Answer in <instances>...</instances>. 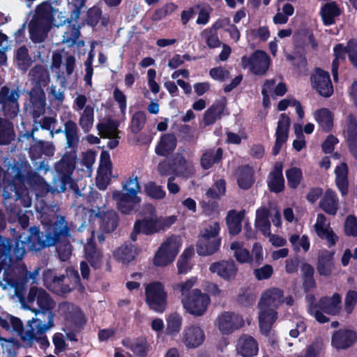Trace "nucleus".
<instances>
[{"mask_svg":"<svg viewBox=\"0 0 357 357\" xmlns=\"http://www.w3.org/2000/svg\"><path fill=\"white\" fill-rule=\"evenodd\" d=\"M287 305L293 304L291 297L284 298L283 291L275 287L270 288L264 291L258 303L259 324L261 333L267 335L273 324L277 319L276 309L284 302Z\"/></svg>","mask_w":357,"mask_h":357,"instance_id":"f257e3e1","label":"nucleus"},{"mask_svg":"<svg viewBox=\"0 0 357 357\" xmlns=\"http://www.w3.org/2000/svg\"><path fill=\"white\" fill-rule=\"evenodd\" d=\"M8 174L13 177V183L4 186L3 197L8 199L14 192L17 197H20L22 187L26 185L31 187L43 186L45 181L43 178L31 169L28 162H16L8 169Z\"/></svg>","mask_w":357,"mask_h":357,"instance_id":"f03ea898","label":"nucleus"},{"mask_svg":"<svg viewBox=\"0 0 357 357\" xmlns=\"http://www.w3.org/2000/svg\"><path fill=\"white\" fill-rule=\"evenodd\" d=\"M142 219L137 220L134 225L131 238L133 241L137 240V234L143 233L151 235L169 228L177 220L174 215L158 217L155 207L151 204H146L142 209Z\"/></svg>","mask_w":357,"mask_h":357,"instance_id":"7ed1b4c3","label":"nucleus"},{"mask_svg":"<svg viewBox=\"0 0 357 357\" xmlns=\"http://www.w3.org/2000/svg\"><path fill=\"white\" fill-rule=\"evenodd\" d=\"M54 326V314L49 313L48 321L42 320L40 317H35L29 320L26 328H23V324L19 330L15 331L26 347L31 346L35 342L40 344L42 349L50 346V342L45 333Z\"/></svg>","mask_w":357,"mask_h":357,"instance_id":"20e7f679","label":"nucleus"},{"mask_svg":"<svg viewBox=\"0 0 357 357\" xmlns=\"http://www.w3.org/2000/svg\"><path fill=\"white\" fill-rule=\"evenodd\" d=\"M121 190L112 192V198L121 213L129 214L141 202L138 197L141 188L137 176L132 175L126 178L121 183Z\"/></svg>","mask_w":357,"mask_h":357,"instance_id":"39448f33","label":"nucleus"},{"mask_svg":"<svg viewBox=\"0 0 357 357\" xmlns=\"http://www.w3.org/2000/svg\"><path fill=\"white\" fill-rule=\"evenodd\" d=\"M29 77L31 81L38 85L29 93L33 114L34 117H38L44 113L46 105L45 95L41 86H45L48 84L50 75L43 66H36L30 71Z\"/></svg>","mask_w":357,"mask_h":357,"instance_id":"423d86ee","label":"nucleus"},{"mask_svg":"<svg viewBox=\"0 0 357 357\" xmlns=\"http://www.w3.org/2000/svg\"><path fill=\"white\" fill-rule=\"evenodd\" d=\"M44 282L46 287L56 294H64L76 288L79 291L83 289L79 284V273L72 267L66 268V275L54 277L52 279V273L46 272L44 275Z\"/></svg>","mask_w":357,"mask_h":357,"instance_id":"0eeeda50","label":"nucleus"},{"mask_svg":"<svg viewBox=\"0 0 357 357\" xmlns=\"http://www.w3.org/2000/svg\"><path fill=\"white\" fill-rule=\"evenodd\" d=\"M219 231L220 226L216 222L208 224L202 230L197 245V252L199 255H211L218 251L221 242Z\"/></svg>","mask_w":357,"mask_h":357,"instance_id":"6e6552de","label":"nucleus"},{"mask_svg":"<svg viewBox=\"0 0 357 357\" xmlns=\"http://www.w3.org/2000/svg\"><path fill=\"white\" fill-rule=\"evenodd\" d=\"M146 302L153 311L162 313L167 307V294L160 282H153L145 287Z\"/></svg>","mask_w":357,"mask_h":357,"instance_id":"1a4fd4ad","label":"nucleus"},{"mask_svg":"<svg viewBox=\"0 0 357 357\" xmlns=\"http://www.w3.org/2000/svg\"><path fill=\"white\" fill-rule=\"evenodd\" d=\"M76 152L71 151L66 154L55 165V170L59 176V186H55L58 192H64L66 184L71 183L72 173L75 167Z\"/></svg>","mask_w":357,"mask_h":357,"instance_id":"9d476101","label":"nucleus"},{"mask_svg":"<svg viewBox=\"0 0 357 357\" xmlns=\"http://www.w3.org/2000/svg\"><path fill=\"white\" fill-rule=\"evenodd\" d=\"M210 297L207 294L202 293L199 289L191 291V296L182 300L184 309L194 316H202L210 304Z\"/></svg>","mask_w":357,"mask_h":357,"instance_id":"9b49d317","label":"nucleus"},{"mask_svg":"<svg viewBox=\"0 0 357 357\" xmlns=\"http://www.w3.org/2000/svg\"><path fill=\"white\" fill-rule=\"evenodd\" d=\"M87 98L83 94H77L73 100V109L75 112H80L79 124L84 132H89L94 121V109L91 105H86Z\"/></svg>","mask_w":357,"mask_h":357,"instance_id":"f8f14e48","label":"nucleus"},{"mask_svg":"<svg viewBox=\"0 0 357 357\" xmlns=\"http://www.w3.org/2000/svg\"><path fill=\"white\" fill-rule=\"evenodd\" d=\"M241 66L255 75H264L270 66L268 55L262 50H256L250 56H243L241 59Z\"/></svg>","mask_w":357,"mask_h":357,"instance_id":"ddd939ff","label":"nucleus"},{"mask_svg":"<svg viewBox=\"0 0 357 357\" xmlns=\"http://www.w3.org/2000/svg\"><path fill=\"white\" fill-rule=\"evenodd\" d=\"M79 15L80 12L78 10H73L70 17L64 20L62 24L65 26L63 27L64 30L63 31L62 42L67 44L68 46H72L75 43H77L78 46L84 45V41H77L80 35V25L78 22Z\"/></svg>","mask_w":357,"mask_h":357,"instance_id":"4468645a","label":"nucleus"},{"mask_svg":"<svg viewBox=\"0 0 357 357\" xmlns=\"http://www.w3.org/2000/svg\"><path fill=\"white\" fill-rule=\"evenodd\" d=\"M215 326L222 334H230L244 325L243 317L231 312L220 314L215 320Z\"/></svg>","mask_w":357,"mask_h":357,"instance_id":"2eb2a0df","label":"nucleus"},{"mask_svg":"<svg viewBox=\"0 0 357 357\" xmlns=\"http://www.w3.org/2000/svg\"><path fill=\"white\" fill-rule=\"evenodd\" d=\"M20 94L16 90H10L3 86L0 91V105L5 116L8 118L15 117L19 111L18 99Z\"/></svg>","mask_w":357,"mask_h":357,"instance_id":"dca6fc26","label":"nucleus"},{"mask_svg":"<svg viewBox=\"0 0 357 357\" xmlns=\"http://www.w3.org/2000/svg\"><path fill=\"white\" fill-rule=\"evenodd\" d=\"M181 341L188 349L199 347L204 342L205 333L198 324L185 326L180 335Z\"/></svg>","mask_w":357,"mask_h":357,"instance_id":"f3484780","label":"nucleus"},{"mask_svg":"<svg viewBox=\"0 0 357 357\" xmlns=\"http://www.w3.org/2000/svg\"><path fill=\"white\" fill-rule=\"evenodd\" d=\"M311 84L321 96L330 97L333 93V86L328 72L320 68H316L312 74Z\"/></svg>","mask_w":357,"mask_h":357,"instance_id":"a211bd4d","label":"nucleus"},{"mask_svg":"<svg viewBox=\"0 0 357 357\" xmlns=\"http://www.w3.org/2000/svg\"><path fill=\"white\" fill-rule=\"evenodd\" d=\"M58 312L64 318L66 324L70 326L79 327L86 322L84 315L81 310L73 304L69 303L59 304Z\"/></svg>","mask_w":357,"mask_h":357,"instance_id":"6ab92c4d","label":"nucleus"},{"mask_svg":"<svg viewBox=\"0 0 357 357\" xmlns=\"http://www.w3.org/2000/svg\"><path fill=\"white\" fill-rule=\"evenodd\" d=\"M112 177V162L109 153L103 151L100 157V165L96 176V185L100 190H105Z\"/></svg>","mask_w":357,"mask_h":357,"instance_id":"aec40b11","label":"nucleus"},{"mask_svg":"<svg viewBox=\"0 0 357 357\" xmlns=\"http://www.w3.org/2000/svg\"><path fill=\"white\" fill-rule=\"evenodd\" d=\"M313 228L317 235L320 238L325 240L329 247L335 245L338 241V236L331 227L330 222L326 220V216L322 213L317 215Z\"/></svg>","mask_w":357,"mask_h":357,"instance_id":"412c9836","label":"nucleus"},{"mask_svg":"<svg viewBox=\"0 0 357 357\" xmlns=\"http://www.w3.org/2000/svg\"><path fill=\"white\" fill-rule=\"evenodd\" d=\"M226 105L225 98H222L213 102L204 112L203 119L204 126L214 124L216 121L221 119L222 115H227L228 113H225Z\"/></svg>","mask_w":357,"mask_h":357,"instance_id":"4be33fe9","label":"nucleus"},{"mask_svg":"<svg viewBox=\"0 0 357 357\" xmlns=\"http://www.w3.org/2000/svg\"><path fill=\"white\" fill-rule=\"evenodd\" d=\"M209 270L211 273H217L224 280H231L235 278L238 268L234 261L223 260L213 263Z\"/></svg>","mask_w":357,"mask_h":357,"instance_id":"5701e85b","label":"nucleus"},{"mask_svg":"<svg viewBox=\"0 0 357 357\" xmlns=\"http://www.w3.org/2000/svg\"><path fill=\"white\" fill-rule=\"evenodd\" d=\"M290 119L285 114H282L278 122L275 132V144L273 149L274 155L278 154L282 144L287 140Z\"/></svg>","mask_w":357,"mask_h":357,"instance_id":"b1692460","label":"nucleus"},{"mask_svg":"<svg viewBox=\"0 0 357 357\" xmlns=\"http://www.w3.org/2000/svg\"><path fill=\"white\" fill-rule=\"evenodd\" d=\"M57 11L58 10L52 6L51 1H44L36 7L32 19L52 25L54 16Z\"/></svg>","mask_w":357,"mask_h":357,"instance_id":"393cba45","label":"nucleus"},{"mask_svg":"<svg viewBox=\"0 0 357 357\" xmlns=\"http://www.w3.org/2000/svg\"><path fill=\"white\" fill-rule=\"evenodd\" d=\"M356 338V333L351 330H340L332 337V344L336 349H346L351 347Z\"/></svg>","mask_w":357,"mask_h":357,"instance_id":"a878e982","label":"nucleus"},{"mask_svg":"<svg viewBox=\"0 0 357 357\" xmlns=\"http://www.w3.org/2000/svg\"><path fill=\"white\" fill-rule=\"evenodd\" d=\"M51 25L32 19L29 24L30 38L33 43H41L46 38Z\"/></svg>","mask_w":357,"mask_h":357,"instance_id":"bb28decb","label":"nucleus"},{"mask_svg":"<svg viewBox=\"0 0 357 357\" xmlns=\"http://www.w3.org/2000/svg\"><path fill=\"white\" fill-rule=\"evenodd\" d=\"M340 14V8L333 1L326 3L320 9L321 20L325 26L334 24Z\"/></svg>","mask_w":357,"mask_h":357,"instance_id":"cd10ccee","label":"nucleus"},{"mask_svg":"<svg viewBox=\"0 0 357 357\" xmlns=\"http://www.w3.org/2000/svg\"><path fill=\"white\" fill-rule=\"evenodd\" d=\"M236 350L243 357H252L258 352V344L251 336L243 335L238 341Z\"/></svg>","mask_w":357,"mask_h":357,"instance_id":"c85d7f7f","label":"nucleus"},{"mask_svg":"<svg viewBox=\"0 0 357 357\" xmlns=\"http://www.w3.org/2000/svg\"><path fill=\"white\" fill-rule=\"evenodd\" d=\"M341 296L339 294L335 293L331 297H324L320 299L319 302V308L324 312L335 315L341 310Z\"/></svg>","mask_w":357,"mask_h":357,"instance_id":"c756f323","label":"nucleus"},{"mask_svg":"<svg viewBox=\"0 0 357 357\" xmlns=\"http://www.w3.org/2000/svg\"><path fill=\"white\" fill-rule=\"evenodd\" d=\"M268 185L270 190L274 192H280L284 187V180L282 176V165L277 163L274 169L269 174L268 178Z\"/></svg>","mask_w":357,"mask_h":357,"instance_id":"7c9ffc66","label":"nucleus"},{"mask_svg":"<svg viewBox=\"0 0 357 357\" xmlns=\"http://www.w3.org/2000/svg\"><path fill=\"white\" fill-rule=\"evenodd\" d=\"M270 214L271 207L261 206L256 211L255 226L264 236H270Z\"/></svg>","mask_w":357,"mask_h":357,"instance_id":"2f4dec72","label":"nucleus"},{"mask_svg":"<svg viewBox=\"0 0 357 357\" xmlns=\"http://www.w3.org/2000/svg\"><path fill=\"white\" fill-rule=\"evenodd\" d=\"M338 204L339 200L336 193L333 190L328 189L321 198L319 206L326 213L335 215L338 208Z\"/></svg>","mask_w":357,"mask_h":357,"instance_id":"473e14b6","label":"nucleus"},{"mask_svg":"<svg viewBox=\"0 0 357 357\" xmlns=\"http://www.w3.org/2000/svg\"><path fill=\"white\" fill-rule=\"evenodd\" d=\"M93 238L94 233L92 234L91 238L85 245V257L93 268H98L102 264V255L101 252L96 248L93 240Z\"/></svg>","mask_w":357,"mask_h":357,"instance_id":"72a5a7b5","label":"nucleus"},{"mask_svg":"<svg viewBox=\"0 0 357 357\" xmlns=\"http://www.w3.org/2000/svg\"><path fill=\"white\" fill-rule=\"evenodd\" d=\"M176 146V137L172 134H165L160 137L155 151L158 155L166 156L175 149Z\"/></svg>","mask_w":357,"mask_h":357,"instance_id":"f704fd0d","label":"nucleus"},{"mask_svg":"<svg viewBox=\"0 0 357 357\" xmlns=\"http://www.w3.org/2000/svg\"><path fill=\"white\" fill-rule=\"evenodd\" d=\"M335 184L342 196L348 193V167L346 163L342 162L337 166L335 169Z\"/></svg>","mask_w":357,"mask_h":357,"instance_id":"c9c22d12","label":"nucleus"},{"mask_svg":"<svg viewBox=\"0 0 357 357\" xmlns=\"http://www.w3.org/2000/svg\"><path fill=\"white\" fill-rule=\"evenodd\" d=\"M333 252L328 250H323L319 253L317 271L321 275H331L334 268Z\"/></svg>","mask_w":357,"mask_h":357,"instance_id":"e433bc0d","label":"nucleus"},{"mask_svg":"<svg viewBox=\"0 0 357 357\" xmlns=\"http://www.w3.org/2000/svg\"><path fill=\"white\" fill-rule=\"evenodd\" d=\"M97 216L100 218V228L103 231L109 233L116 227L118 215L114 211H102V213L99 211Z\"/></svg>","mask_w":357,"mask_h":357,"instance_id":"4c0bfd02","label":"nucleus"},{"mask_svg":"<svg viewBox=\"0 0 357 357\" xmlns=\"http://www.w3.org/2000/svg\"><path fill=\"white\" fill-rule=\"evenodd\" d=\"M55 307L54 301L50 298L49 294L43 289L41 294H39V303L36 307L38 310L37 317H40L42 320H45V317H47L48 319L49 313H52V310Z\"/></svg>","mask_w":357,"mask_h":357,"instance_id":"58836bf2","label":"nucleus"},{"mask_svg":"<svg viewBox=\"0 0 357 357\" xmlns=\"http://www.w3.org/2000/svg\"><path fill=\"white\" fill-rule=\"evenodd\" d=\"M183 324L181 315L172 312L166 317V334L172 337H176L181 331Z\"/></svg>","mask_w":357,"mask_h":357,"instance_id":"ea45409f","label":"nucleus"},{"mask_svg":"<svg viewBox=\"0 0 357 357\" xmlns=\"http://www.w3.org/2000/svg\"><path fill=\"white\" fill-rule=\"evenodd\" d=\"M313 116L319 126L326 131H329L333 126V115L332 112L326 109L322 108L316 110Z\"/></svg>","mask_w":357,"mask_h":357,"instance_id":"a19ab883","label":"nucleus"},{"mask_svg":"<svg viewBox=\"0 0 357 357\" xmlns=\"http://www.w3.org/2000/svg\"><path fill=\"white\" fill-rule=\"evenodd\" d=\"M64 133L67 146L71 149V151H75V149L79 142L77 124L71 120L66 121L64 125Z\"/></svg>","mask_w":357,"mask_h":357,"instance_id":"79ce46f5","label":"nucleus"},{"mask_svg":"<svg viewBox=\"0 0 357 357\" xmlns=\"http://www.w3.org/2000/svg\"><path fill=\"white\" fill-rule=\"evenodd\" d=\"M244 211H229L227 215V224L231 234H237L241 229V222L244 218Z\"/></svg>","mask_w":357,"mask_h":357,"instance_id":"37998d69","label":"nucleus"},{"mask_svg":"<svg viewBox=\"0 0 357 357\" xmlns=\"http://www.w3.org/2000/svg\"><path fill=\"white\" fill-rule=\"evenodd\" d=\"M222 157V150L220 148L210 149L203 153L201 158V165L203 169H208L215 163L220 161Z\"/></svg>","mask_w":357,"mask_h":357,"instance_id":"c03bdc74","label":"nucleus"},{"mask_svg":"<svg viewBox=\"0 0 357 357\" xmlns=\"http://www.w3.org/2000/svg\"><path fill=\"white\" fill-rule=\"evenodd\" d=\"M172 172L176 175L187 176L194 172V166L191 162L185 160L181 155H178L174 160Z\"/></svg>","mask_w":357,"mask_h":357,"instance_id":"a18cd8bd","label":"nucleus"},{"mask_svg":"<svg viewBox=\"0 0 357 357\" xmlns=\"http://www.w3.org/2000/svg\"><path fill=\"white\" fill-rule=\"evenodd\" d=\"M0 326L7 331L19 330L22 326V321L4 312L0 307Z\"/></svg>","mask_w":357,"mask_h":357,"instance_id":"49530a36","label":"nucleus"},{"mask_svg":"<svg viewBox=\"0 0 357 357\" xmlns=\"http://www.w3.org/2000/svg\"><path fill=\"white\" fill-rule=\"evenodd\" d=\"M289 243L292 248L296 252L303 250L307 252L310 246V238L307 235L300 236L298 234H292L289 238Z\"/></svg>","mask_w":357,"mask_h":357,"instance_id":"de8ad7c7","label":"nucleus"},{"mask_svg":"<svg viewBox=\"0 0 357 357\" xmlns=\"http://www.w3.org/2000/svg\"><path fill=\"white\" fill-rule=\"evenodd\" d=\"M230 249L234 252L236 259L241 264L251 262L250 252L244 248L243 243L234 241L231 243Z\"/></svg>","mask_w":357,"mask_h":357,"instance_id":"09e8293b","label":"nucleus"},{"mask_svg":"<svg viewBox=\"0 0 357 357\" xmlns=\"http://www.w3.org/2000/svg\"><path fill=\"white\" fill-rule=\"evenodd\" d=\"M254 182L253 170L250 167H242L238 170V183L241 188L248 189Z\"/></svg>","mask_w":357,"mask_h":357,"instance_id":"8fccbe9b","label":"nucleus"},{"mask_svg":"<svg viewBox=\"0 0 357 357\" xmlns=\"http://www.w3.org/2000/svg\"><path fill=\"white\" fill-rule=\"evenodd\" d=\"M217 29V25L213 24L211 28L206 29L201 33L202 36L210 48H215L220 47L221 45V42L218 38Z\"/></svg>","mask_w":357,"mask_h":357,"instance_id":"3c124183","label":"nucleus"},{"mask_svg":"<svg viewBox=\"0 0 357 357\" xmlns=\"http://www.w3.org/2000/svg\"><path fill=\"white\" fill-rule=\"evenodd\" d=\"M197 277H191L187 280L174 285V289L180 294L181 301L188 296H191L190 289L197 283Z\"/></svg>","mask_w":357,"mask_h":357,"instance_id":"603ef678","label":"nucleus"},{"mask_svg":"<svg viewBox=\"0 0 357 357\" xmlns=\"http://www.w3.org/2000/svg\"><path fill=\"white\" fill-rule=\"evenodd\" d=\"M15 57L18 68L24 72L26 71L32 63L27 48L24 46L18 48L16 52Z\"/></svg>","mask_w":357,"mask_h":357,"instance_id":"864d4df0","label":"nucleus"},{"mask_svg":"<svg viewBox=\"0 0 357 357\" xmlns=\"http://www.w3.org/2000/svg\"><path fill=\"white\" fill-rule=\"evenodd\" d=\"M165 245H160L155 252L153 258V264L155 266L163 267L172 263L175 257L164 250Z\"/></svg>","mask_w":357,"mask_h":357,"instance_id":"5fc2aeb1","label":"nucleus"},{"mask_svg":"<svg viewBox=\"0 0 357 357\" xmlns=\"http://www.w3.org/2000/svg\"><path fill=\"white\" fill-rule=\"evenodd\" d=\"M181 238L178 236L172 235L168 237L161 245H165L164 250L176 258L181 247Z\"/></svg>","mask_w":357,"mask_h":357,"instance_id":"6e6d98bb","label":"nucleus"},{"mask_svg":"<svg viewBox=\"0 0 357 357\" xmlns=\"http://www.w3.org/2000/svg\"><path fill=\"white\" fill-rule=\"evenodd\" d=\"M114 257L123 264L129 263L135 258V251L130 245H122L115 251Z\"/></svg>","mask_w":357,"mask_h":357,"instance_id":"4d7b16f0","label":"nucleus"},{"mask_svg":"<svg viewBox=\"0 0 357 357\" xmlns=\"http://www.w3.org/2000/svg\"><path fill=\"white\" fill-rule=\"evenodd\" d=\"M14 139V132L12 123L0 119V142L8 143Z\"/></svg>","mask_w":357,"mask_h":357,"instance_id":"13d9d810","label":"nucleus"},{"mask_svg":"<svg viewBox=\"0 0 357 357\" xmlns=\"http://www.w3.org/2000/svg\"><path fill=\"white\" fill-rule=\"evenodd\" d=\"M97 128L100 135L103 137L111 138L119 136V130L115 123L109 121L105 123H99Z\"/></svg>","mask_w":357,"mask_h":357,"instance_id":"bf43d9fd","label":"nucleus"},{"mask_svg":"<svg viewBox=\"0 0 357 357\" xmlns=\"http://www.w3.org/2000/svg\"><path fill=\"white\" fill-rule=\"evenodd\" d=\"M178 8V6L174 3L169 2L165 4L162 7L156 10L153 14L151 19L154 21H158L164 17L170 15Z\"/></svg>","mask_w":357,"mask_h":357,"instance_id":"052dcab7","label":"nucleus"},{"mask_svg":"<svg viewBox=\"0 0 357 357\" xmlns=\"http://www.w3.org/2000/svg\"><path fill=\"white\" fill-rule=\"evenodd\" d=\"M246 36L248 40L259 38L261 40L266 41L270 37V31L267 26H260L258 29H252L246 31Z\"/></svg>","mask_w":357,"mask_h":357,"instance_id":"680f3d73","label":"nucleus"},{"mask_svg":"<svg viewBox=\"0 0 357 357\" xmlns=\"http://www.w3.org/2000/svg\"><path fill=\"white\" fill-rule=\"evenodd\" d=\"M344 135L348 142L357 141V121L352 115L348 116V124Z\"/></svg>","mask_w":357,"mask_h":357,"instance_id":"e2e57ef3","label":"nucleus"},{"mask_svg":"<svg viewBox=\"0 0 357 357\" xmlns=\"http://www.w3.org/2000/svg\"><path fill=\"white\" fill-rule=\"evenodd\" d=\"M289 185L292 188H296L301 181L302 172L297 167H292L286 172Z\"/></svg>","mask_w":357,"mask_h":357,"instance_id":"0e129e2a","label":"nucleus"},{"mask_svg":"<svg viewBox=\"0 0 357 357\" xmlns=\"http://www.w3.org/2000/svg\"><path fill=\"white\" fill-rule=\"evenodd\" d=\"M145 192L146 195L154 199H162L165 196V192L162 188L153 182L146 184Z\"/></svg>","mask_w":357,"mask_h":357,"instance_id":"69168bd1","label":"nucleus"},{"mask_svg":"<svg viewBox=\"0 0 357 357\" xmlns=\"http://www.w3.org/2000/svg\"><path fill=\"white\" fill-rule=\"evenodd\" d=\"M53 231L56 237L66 236L69 234L67 222L63 217H61L54 225Z\"/></svg>","mask_w":357,"mask_h":357,"instance_id":"338daca9","label":"nucleus"},{"mask_svg":"<svg viewBox=\"0 0 357 357\" xmlns=\"http://www.w3.org/2000/svg\"><path fill=\"white\" fill-rule=\"evenodd\" d=\"M357 303V291H349L344 299V310L347 314H351Z\"/></svg>","mask_w":357,"mask_h":357,"instance_id":"774afa93","label":"nucleus"}]
</instances>
